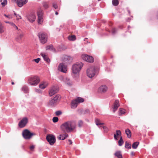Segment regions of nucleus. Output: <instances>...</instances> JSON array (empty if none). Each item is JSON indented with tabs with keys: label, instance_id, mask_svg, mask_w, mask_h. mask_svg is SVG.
I'll return each instance as SVG.
<instances>
[{
	"label": "nucleus",
	"instance_id": "nucleus-1",
	"mask_svg": "<svg viewBox=\"0 0 158 158\" xmlns=\"http://www.w3.org/2000/svg\"><path fill=\"white\" fill-rule=\"evenodd\" d=\"M62 131L65 132H70L74 130L75 127V123L72 121H67L63 123L60 127Z\"/></svg>",
	"mask_w": 158,
	"mask_h": 158
},
{
	"label": "nucleus",
	"instance_id": "nucleus-2",
	"mask_svg": "<svg viewBox=\"0 0 158 158\" xmlns=\"http://www.w3.org/2000/svg\"><path fill=\"white\" fill-rule=\"evenodd\" d=\"M83 66V64L81 62H78L73 64V66L72 72L74 74L78 73Z\"/></svg>",
	"mask_w": 158,
	"mask_h": 158
},
{
	"label": "nucleus",
	"instance_id": "nucleus-3",
	"mask_svg": "<svg viewBox=\"0 0 158 158\" xmlns=\"http://www.w3.org/2000/svg\"><path fill=\"white\" fill-rule=\"evenodd\" d=\"M40 81L39 78L36 76L29 77L28 80V83L31 85H36Z\"/></svg>",
	"mask_w": 158,
	"mask_h": 158
},
{
	"label": "nucleus",
	"instance_id": "nucleus-4",
	"mask_svg": "<svg viewBox=\"0 0 158 158\" xmlns=\"http://www.w3.org/2000/svg\"><path fill=\"white\" fill-rule=\"evenodd\" d=\"M38 36L40 42L42 44H45L46 43L48 39V36L46 33L40 32L38 34Z\"/></svg>",
	"mask_w": 158,
	"mask_h": 158
},
{
	"label": "nucleus",
	"instance_id": "nucleus-5",
	"mask_svg": "<svg viewBox=\"0 0 158 158\" xmlns=\"http://www.w3.org/2000/svg\"><path fill=\"white\" fill-rule=\"evenodd\" d=\"M95 68L94 66L90 67L87 69V76L90 78L93 77L95 76Z\"/></svg>",
	"mask_w": 158,
	"mask_h": 158
},
{
	"label": "nucleus",
	"instance_id": "nucleus-6",
	"mask_svg": "<svg viewBox=\"0 0 158 158\" xmlns=\"http://www.w3.org/2000/svg\"><path fill=\"white\" fill-rule=\"evenodd\" d=\"M35 135V134L34 133H31L27 129L24 130L22 132V135L23 137L26 139H30L33 135Z\"/></svg>",
	"mask_w": 158,
	"mask_h": 158
},
{
	"label": "nucleus",
	"instance_id": "nucleus-7",
	"mask_svg": "<svg viewBox=\"0 0 158 158\" xmlns=\"http://www.w3.org/2000/svg\"><path fill=\"white\" fill-rule=\"evenodd\" d=\"M43 10L40 8L38 9L37 11V15L38 17V23L39 24H42L43 19Z\"/></svg>",
	"mask_w": 158,
	"mask_h": 158
},
{
	"label": "nucleus",
	"instance_id": "nucleus-8",
	"mask_svg": "<svg viewBox=\"0 0 158 158\" xmlns=\"http://www.w3.org/2000/svg\"><path fill=\"white\" fill-rule=\"evenodd\" d=\"M24 36V33L22 31H19L17 32V35L15 38V40L18 42L20 43Z\"/></svg>",
	"mask_w": 158,
	"mask_h": 158
},
{
	"label": "nucleus",
	"instance_id": "nucleus-9",
	"mask_svg": "<svg viewBox=\"0 0 158 158\" xmlns=\"http://www.w3.org/2000/svg\"><path fill=\"white\" fill-rule=\"evenodd\" d=\"M46 139L51 145H53L56 142V139L53 135H48L46 136Z\"/></svg>",
	"mask_w": 158,
	"mask_h": 158
},
{
	"label": "nucleus",
	"instance_id": "nucleus-10",
	"mask_svg": "<svg viewBox=\"0 0 158 158\" xmlns=\"http://www.w3.org/2000/svg\"><path fill=\"white\" fill-rule=\"evenodd\" d=\"M81 57L83 60L87 62L92 63L94 62V58L92 56L83 54L82 55Z\"/></svg>",
	"mask_w": 158,
	"mask_h": 158
},
{
	"label": "nucleus",
	"instance_id": "nucleus-11",
	"mask_svg": "<svg viewBox=\"0 0 158 158\" xmlns=\"http://www.w3.org/2000/svg\"><path fill=\"white\" fill-rule=\"evenodd\" d=\"M28 122V119L27 117H24L19 122L18 126L20 128L24 127Z\"/></svg>",
	"mask_w": 158,
	"mask_h": 158
},
{
	"label": "nucleus",
	"instance_id": "nucleus-12",
	"mask_svg": "<svg viewBox=\"0 0 158 158\" xmlns=\"http://www.w3.org/2000/svg\"><path fill=\"white\" fill-rule=\"evenodd\" d=\"M58 69L60 71L65 73L67 71V66L63 63H60L58 66Z\"/></svg>",
	"mask_w": 158,
	"mask_h": 158
},
{
	"label": "nucleus",
	"instance_id": "nucleus-13",
	"mask_svg": "<svg viewBox=\"0 0 158 158\" xmlns=\"http://www.w3.org/2000/svg\"><path fill=\"white\" fill-rule=\"evenodd\" d=\"M58 91V89L57 86H53L49 91V94L50 96H52Z\"/></svg>",
	"mask_w": 158,
	"mask_h": 158
},
{
	"label": "nucleus",
	"instance_id": "nucleus-14",
	"mask_svg": "<svg viewBox=\"0 0 158 158\" xmlns=\"http://www.w3.org/2000/svg\"><path fill=\"white\" fill-rule=\"evenodd\" d=\"M73 58L69 56H65L63 59V61L66 64H69L72 62Z\"/></svg>",
	"mask_w": 158,
	"mask_h": 158
},
{
	"label": "nucleus",
	"instance_id": "nucleus-15",
	"mask_svg": "<svg viewBox=\"0 0 158 158\" xmlns=\"http://www.w3.org/2000/svg\"><path fill=\"white\" fill-rule=\"evenodd\" d=\"M27 19L31 22H34L36 19V16L33 14H31L27 16Z\"/></svg>",
	"mask_w": 158,
	"mask_h": 158
},
{
	"label": "nucleus",
	"instance_id": "nucleus-16",
	"mask_svg": "<svg viewBox=\"0 0 158 158\" xmlns=\"http://www.w3.org/2000/svg\"><path fill=\"white\" fill-rule=\"evenodd\" d=\"M119 106V101L118 100H116L114 103L113 107V111L114 112L118 109Z\"/></svg>",
	"mask_w": 158,
	"mask_h": 158
},
{
	"label": "nucleus",
	"instance_id": "nucleus-17",
	"mask_svg": "<svg viewBox=\"0 0 158 158\" xmlns=\"http://www.w3.org/2000/svg\"><path fill=\"white\" fill-rule=\"evenodd\" d=\"M108 88L106 85L101 86L99 88V91L102 93H105L107 90Z\"/></svg>",
	"mask_w": 158,
	"mask_h": 158
},
{
	"label": "nucleus",
	"instance_id": "nucleus-18",
	"mask_svg": "<svg viewBox=\"0 0 158 158\" xmlns=\"http://www.w3.org/2000/svg\"><path fill=\"white\" fill-rule=\"evenodd\" d=\"M27 2V0H19L17 1V4L19 6L21 7Z\"/></svg>",
	"mask_w": 158,
	"mask_h": 158
},
{
	"label": "nucleus",
	"instance_id": "nucleus-19",
	"mask_svg": "<svg viewBox=\"0 0 158 158\" xmlns=\"http://www.w3.org/2000/svg\"><path fill=\"white\" fill-rule=\"evenodd\" d=\"M41 56L43 57L44 58V60L47 62L48 63H49L50 60L49 58H48L47 55H46L44 53H41Z\"/></svg>",
	"mask_w": 158,
	"mask_h": 158
},
{
	"label": "nucleus",
	"instance_id": "nucleus-20",
	"mask_svg": "<svg viewBox=\"0 0 158 158\" xmlns=\"http://www.w3.org/2000/svg\"><path fill=\"white\" fill-rule=\"evenodd\" d=\"M48 84L47 82H43L39 85V87L40 88L44 89L48 86Z\"/></svg>",
	"mask_w": 158,
	"mask_h": 158
},
{
	"label": "nucleus",
	"instance_id": "nucleus-21",
	"mask_svg": "<svg viewBox=\"0 0 158 158\" xmlns=\"http://www.w3.org/2000/svg\"><path fill=\"white\" fill-rule=\"evenodd\" d=\"M68 136V134L65 133L64 134L60 135L57 138L60 140H63L65 139Z\"/></svg>",
	"mask_w": 158,
	"mask_h": 158
},
{
	"label": "nucleus",
	"instance_id": "nucleus-22",
	"mask_svg": "<svg viewBox=\"0 0 158 158\" xmlns=\"http://www.w3.org/2000/svg\"><path fill=\"white\" fill-rule=\"evenodd\" d=\"M78 103L75 99L73 100L71 103V107L72 108L74 109L77 106Z\"/></svg>",
	"mask_w": 158,
	"mask_h": 158
},
{
	"label": "nucleus",
	"instance_id": "nucleus-23",
	"mask_svg": "<svg viewBox=\"0 0 158 158\" xmlns=\"http://www.w3.org/2000/svg\"><path fill=\"white\" fill-rule=\"evenodd\" d=\"M116 134L114 135V139L116 140H118V136H121V133L120 130H116Z\"/></svg>",
	"mask_w": 158,
	"mask_h": 158
},
{
	"label": "nucleus",
	"instance_id": "nucleus-24",
	"mask_svg": "<svg viewBox=\"0 0 158 158\" xmlns=\"http://www.w3.org/2000/svg\"><path fill=\"white\" fill-rule=\"evenodd\" d=\"M57 104V103L55 102L53 99L50 100L48 103V105L49 106H53Z\"/></svg>",
	"mask_w": 158,
	"mask_h": 158
},
{
	"label": "nucleus",
	"instance_id": "nucleus-25",
	"mask_svg": "<svg viewBox=\"0 0 158 158\" xmlns=\"http://www.w3.org/2000/svg\"><path fill=\"white\" fill-rule=\"evenodd\" d=\"M114 155L118 158H123L120 151H117L114 153Z\"/></svg>",
	"mask_w": 158,
	"mask_h": 158
},
{
	"label": "nucleus",
	"instance_id": "nucleus-26",
	"mask_svg": "<svg viewBox=\"0 0 158 158\" xmlns=\"http://www.w3.org/2000/svg\"><path fill=\"white\" fill-rule=\"evenodd\" d=\"M125 133L128 138H130L131 135V131L129 129H126L125 130Z\"/></svg>",
	"mask_w": 158,
	"mask_h": 158
},
{
	"label": "nucleus",
	"instance_id": "nucleus-27",
	"mask_svg": "<svg viewBox=\"0 0 158 158\" xmlns=\"http://www.w3.org/2000/svg\"><path fill=\"white\" fill-rule=\"evenodd\" d=\"M61 97L60 95H56L53 99L57 104L60 100Z\"/></svg>",
	"mask_w": 158,
	"mask_h": 158
},
{
	"label": "nucleus",
	"instance_id": "nucleus-28",
	"mask_svg": "<svg viewBox=\"0 0 158 158\" xmlns=\"http://www.w3.org/2000/svg\"><path fill=\"white\" fill-rule=\"evenodd\" d=\"M5 29V27L0 22V34L3 33Z\"/></svg>",
	"mask_w": 158,
	"mask_h": 158
},
{
	"label": "nucleus",
	"instance_id": "nucleus-29",
	"mask_svg": "<svg viewBox=\"0 0 158 158\" xmlns=\"http://www.w3.org/2000/svg\"><path fill=\"white\" fill-rule=\"evenodd\" d=\"M125 110L123 109L120 108L119 110L118 113L119 115L124 114L125 113Z\"/></svg>",
	"mask_w": 158,
	"mask_h": 158
},
{
	"label": "nucleus",
	"instance_id": "nucleus-30",
	"mask_svg": "<svg viewBox=\"0 0 158 158\" xmlns=\"http://www.w3.org/2000/svg\"><path fill=\"white\" fill-rule=\"evenodd\" d=\"M78 104L79 103L82 102L84 101V99L80 97H78L75 99Z\"/></svg>",
	"mask_w": 158,
	"mask_h": 158
},
{
	"label": "nucleus",
	"instance_id": "nucleus-31",
	"mask_svg": "<svg viewBox=\"0 0 158 158\" xmlns=\"http://www.w3.org/2000/svg\"><path fill=\"white\" fill-rule=\"evenodd\" d=\"M95 123L96 125L97 126L100 125H102L104 124V123H101L100 120L97 118H96L95 119Z\"/></svg>",
	"mask_w": 158,
	"mask_h": 158
},
{
	"label": "nucleus",
	"instance_id": "nucleus-32",
	"mask_svg": "<svg viewBox=\"0 0 158 158\" xmlns=\"http://www.w3.org/2000/svg\"><path fill=\"white\" fill-rule=\"evenodd\" d=\"M125 147L126 148L130 149L131 148V143L127 141L125 142Z\"/></svg>",
	"mask_w": 158,
	"mask_h": 158
},
{
	"label": "nucleus",
	"instance_id": "nucleus-33",
	"mask_svg": "<svg viewBox=\"0 0 158 158\" xmlns=\"http://www.w3.org/2000/svg\"><path fill=\"white\" fill-rule=\"evenodd\" d=\"M42 4L43 7L45 9H47L49 7V4L47 2H44Z\"/></svg>",
	"mask_w": 158,
	"mask_h": 158
},
{
	"label": "nucleus",
	"instance_id": "nucleus-34",
	"mask_svg": "<svg viewBox=\"0 0 158 158\" xmlns=\"http://www.w3.org/2000/svg\"><path fill=\"white\" fill-rule=\"evenodd\" d=\"M138 145V142H137L134 143L132 145V148L133 149H136L137 148Z\"/></svg>",
	"mask_w": 158,
	"mask_h": 158
},
{
	"label": "nucleus",
	"instance_id": "nucleus-35",
	"mask_svg": "<svg viewBox=\"0 0 158 158\" xmlns=\"http://www.w3.org/2000/svg\"><path fill=\"white\" fill-rule=\"evenodd\" d=\"M123 141L122 139V136L120 137V139L118 141V145L119 146H121L123 144Z\"/></svg>",
	"mask_w": 158,
	"mask_h": 158
},
{
	"label": "nucleus",
	"instance_id": "nucleus-36",
	"mask_svg": "<svg viewBox=\"0 0 158 158\" xmlns=\"http://www.w3.org/2000/svg\"><path fill=\"white\" fill-rule=\"evenodd\" d=\"M112 3L113 5L117 6L118 5L119 2L118 0H113Z\"/></svg>",
	"mask_w": 158,
	"mask_h": 158
},
{
	"label": "nucleus",
	"instance_id": "nucleus-37",
	"mask_svg": "<svg viewBox=\"0 0 158 158\" xmlns=\"http://www.w3.org/2000/svg\"><path fill=\"white\" fill-rule=\"evenodd\" d=\"M22 90L25 93H27L28 92V87L26 86H23L22 88Z\"/></svg>",
	"mask_w": 158,
	"mask_h": 158
},
{
	"label": "nucleus",
	"instance_id": "nucleus-38",
	"mask_svg": "<svg viewBox=\"0 0 158 158\" xmlns=\"http://www.w3.org/2000/svg\"><path fill=\"white\" fill-rule=\"evenodd\" d=\"M68 39L70 40H74L76 39V37L74 35L69 36Z\"/></svg>",
	"mask_w": 158,
	"mask_h": 158
},
{
	"label": "nucleus",
	"instance_id": "nucleus-39",
	"mask_svg": "<svg viewBox=\"0 0 158 158\" xmlns=\"http://www.w3.org/2000/svg\"><path fill=\"white\" fill-rule=\"evenodd\" d=\"M65 81L66 83L69 85H71L72 84V82L70 81L69 79L66 78Z\"/></svg>",
	"mask_w": 158,
	"mask_h": 158
},
{
	"label": "nucleus",
	"instance_id": "nucleus-40",
	"mask_svg": "<svg viewBox=\"0 0 158 158\" xmlns=\"http://www.w3.org/2000/svg\"><path fill=\"white\" fill-rule=\"evenodd\" d=\"M53 49V47L52 45H49V46H48L46 47V50H52Z\"/></svg>",
	"mask_w": 158,
	"mask_h": 158
},
{
	"label": "nucleus",
	"instance_id": "nucleus-41",
	"mask_svg": "<svg viewBox=\"0 0 158 158\" xmlns=\"http://www.w3.org/2000/svg\"><path fill=\"white\" fill-rule=\"evenodd\" d=\"M58 121V118L56 117H54L52 119V121L54 123L57 122Z\"/></svg>",
	"mask_w": 158,
	"mask_h": 158
},
{
	"label": "nucleus",
	"instance_id": "nucleus-42",
	"mask_svg": "<svg viewBox=\"0 0 158 158\" xmlns=\"http://www.w3.org/2000/svg\"><path fill=\"white\" fill-rule=\"evenodd\" d=\"M7 2V0H4L2 2L1 4L2 6H4L6 4Z\"/></svg>",
	"mask_w": 158,
	"mask_h": 158
},
{
	"label": "nucleus",
	"instance_id": "nucleus-43",
	"mask_svg": "<svg viewBox=\"0 0 158 158\" xmlns=\"http://www.w3.org/2000/svg\"><path fill=\"white\" fill-rule=\"evenodd\" d=\"M55 113L56 116H59L61 114L62 112L60 111H57Z\"/></svg>",
	"mask_w": 158,
	"mask_h": 158
},
{
	"label": "nucleus",
	"instance_id": "nucleus-44",
	"mask_svg": "<svg viewBox=\"0 0 158 158\" xmlns=\"http://www.w3.org/2000/svg\"><path fill=\"white\" fill-rule=\"evenodd\" d=\"M83 122L81 121L80 120L78 122V125L80 127L82 126L83 125Z\"/></svg>",
	"mask_w": 158,
	"mask_h": 158
},
{
	"label": "nucleus",
	"instance_id": "nucleus-45",
	"mask_svg": "<svg viewBox=\"0 0 158 158\" xmlns=\"http://www.w3.org/2000/svg\"><path fill=\"white\" fill-rule=\"evenodd\" d=\"M112 33L113 34H114L116 32V30L115 28H113L112 29L111 31Z\"/></svg>",
	"mask_w": 158,
	"mask_h": 158
},
{
	"label": "nucleus",
	"instance_id": "nucleus-46",
	"mask_svg": "<svg viewBox=\"0 0 158 158\" xmlns=\"http://www.w3.org/2000/svg\"><path fill=\"white\" fill-rule=\"evenodd\" d=\"M89 112V110H86L85 111L83 112V113L84 114H85L87 113H88Z\"/></svg>",
	"mask_w": 158,
	"mask_h": 158
},
{
	"label": "nucleus",
	"instance_id": "nucleus-47",
	"mask_svg": "<svg viewBox=\"0 0 158 158\" xmlns=\"http://www.w3.org/2000/svg\"><path fill=\"white\" fill-rule=\"evenodd\" d=\"M53 7L55 9H56L58 7L57 5L55 3H53Z\"/></svg>",
	"mask_w": 158,
	"mask_h": 158
},
{
	"label": "nucleus",
	"instance_id": "nucleus-48",
	"mask_svg": "<svg viewBox=\"0 0 158 158\" xmlns=\"http://www.w3.org/2000/svg\"><path fill=\"white\" fill-rule=\"evenodd\" d=\"M36 63H38L40 60V58H38L36 59H35L34 60Z\"/></svg>",
	"mask_w": 158,
	"mask_h": 158
},
{
	"label": "nucleus",
	"instance_id": "nucleus-49",
	"mask_svg": "<svg viewBox=\"0 0 158 158\" xmlns=\"http://www.w3.org/2000/svg\"><path fill=\"white\" fill-rule=\"evenodd\" d=\"M35 91L36 92H37V93H41V91L39 89H35Z\"/></svg>",
	"mask_w": 158,
	"mask_h": 158
},
{
	"label": "nucleus",
	"instance_id": "nucleus-50",
	"mask_svg": "<svg viewBox=\"0 0 158 158\" xmlns=\"http://www.w3.org/2000/svg\"><path fill=\"white\" fill-rule=\"evenodd\" d=\"M35 148L34 146L32 145H31L30 147V149L32 151Z\"/></svg>",
	"mask_w": 158,
	"mask_h": 158
},
{
	"label": "nucleus",
	"instance_id": "nucleus-51",
	"mask_svg": "<svg viewBox=\"0 0 158 158\" xmlns=\"http://www.w3.org/2000/svg\"><path fill=\"white\" fill-rule=\"evenodd\" d=\"M6 23H10V24L13 27H15V26L16 25L14 23H9V22H6Z\"/></svg>",
	"mask_w": 158,
	"mask_h": 158
},
{
	"label": "nucleus",
	"instance_id": "nucleus-52",
	"mask_svg": "<svg viewBox=\"0 0 158 158\" xmlns=\"http://www.w3.org/2000/svg\"><path fill=\"white\" fill-rule=\"evenodd\" d=\"M101 127H102L103 129H104L105 131H107V128L106 126H101Z\"/></svg>",
	"mask_w": 158,
	"mask_h": 158
},
{
	"label": "nucleus",
	"instance_id": "nucleus-53",
	"mask_svg": "<svg viewBox=\"0 0 158 158\" xmlns=\"http://www.w3.org/2000/svg\"><path fill=\"white\" fill-rule=\"evenodd\" d=\"M4 16L8 18H12L11 16H10V15H6L5 14Z\"/></svg>",
	"mask_w": 158,
	"mask_h": 158
},
{
	"label": "nucleus",
	"instance_id": "nucleus-54",
	"mask_svg": "<svg viewBox=\"0 0 158 158\" xmlns=\"http://www.w3.org/2000/svg\"><path fill=\"white\" fill-rule=\"evenodd\" d=\"M16 17H17V19H21V16L19 15H16Z\"/></svg>",
	"mask_w": 158,
	"mask_h": 158
},
{
	"label": "nucleus",
	"instance_id": "nucleus-55",
	"mask_svg": "<svg viewBox=\"0 0 158 158\" xmlns=\"http://www.w3.org/2000/svg\"><path fill=\"white\" fill-rule=\"evenodd\" d=\"M16 29V30L18 31H21L20 29H19L15 25L14 27Z\"/></svg>",
	"mask_w": 158,
	"mask_h": 158
},
{
	"label": "nucleus",
	"instance_id": "nucleus-56",
	"mask_svg": "<svg viewBox=\"0 0 158 158\" xmlns=\"http://www.w3.org/2000/svg\"><path fill=\"white\" fill-rule=\"evenodd\" d=\"M16 29V30L18 31H21L20 29H19L15 25L14 27Z\"/></svg>",
	"mask_w": 158,
	"mask_h": 158
},
{
	"label": "nucleus",
	"instance_id": "nucleus-57",
	"mask_svg": "<svg viewBox=\"0 0 158 158\" xmlns=\"http://www.w3.org/2000/svg\"><path fill=\"white\" fill-rule=\"evenodd\" d=\"M69 144H71L72 143V141L71 140H69Z\"/></svg>",
	"mask_w": 158,
	"mask_h": 158
},
{
	"label": "nucleus",
	"instance_id": "nucleus-58",
	"mask_svg": "<svg viewBox=\"0 0 158 158\" xmlns=\"http://www.w3.org/2000/svg\"><path fill=\"white\" fill-rule=\"evenodd\" d=\"M131 155L132 156H134V153L133 152H131Z\"/></svg>",
	"mask_w": 158,
	"mask_h": 158
},
{
	"label": "nucleus",
	"instance_id": "nucleus-59",
	"mask_svg": "<svg viewBox=\"0 0 158 158\" xmlns=\"http://www.w3.org/2000/svg\"><path fill=\"white\" fill-rule=\"evenodd\" d=\"M55 14H56V15H58V12H56L55 13Z\"/></svg>",
	"mask_w": 158,
	"mask_h": 158
},
{
	"label": "nucleus",
	"instance_id": "nucleus-60",
	"mask_svg": "<svg viewBox=\"0 0 158 158\" xmlns=\"http://www.w3.org/2000/svg\"><path fill=\"white\" fill-rule=\"evenodd\" d=\"M14 15H16H16H17V14H16V13H14Z\"/></svg>",
	"mask_w": 158,
	"mask_h": 158
},
{
	"label": "nucleus",
	"instance_id": "nucleus-61",
	"mask_svg": "<svg viewBox=\"0 0 158 158\" xmlns=\"http://www.w3.org/2000/svg\"><path fill=\"white\" fill-rule=\"evenodd\" d=\"M11 84L12 85H14V82H12Z\"/></svg>",
	"mask_w": 158,
	"mask_h": 158
},
{
	"label": "nucleus",
	"instance_id": "nucleus-62",
	"mask_svg": "<svg viewBox=\"0 0 158 158\" xmlns=\"http://www.w3.org/2000/svg\"><path fill=\"white\" fill-rule=\"evenodd\" d=\"M98 1H100L101 0H98Z\"/></svg>",
	"mask_w": 158,
	"mask_h": 158
}]
</instances>
